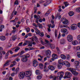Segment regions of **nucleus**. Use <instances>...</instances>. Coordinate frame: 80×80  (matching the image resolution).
<instances>
[{
	"label": "nucleus",
	"mask_w": 80,
	"mask_h": 80,
	"mask_svg": "<svg viewBox=\"0 0 80 80\" xmlns=\"http://www.w3.org/2000/svg\"><path fill=\"white\" fill-rule=\"evenodd\" d=\"M21 58V61L22 62H27L28 60V58H26L25 55H22L20 56Z\"/></svg>",
	"instance_id": "obj_1"
},
{
	"label": "nucleus",
	"mask_w": 80,
	"mask_h": 80,
	"mask_svg": "<svg viewBox=\"0 0 80 80\" xmlns=\"http://www.w3.org/2000/svg\"><path fill=\"white\" fill-rule=\"evenodd\" d=\"M25 75V72H20L19 74V77L20 79H23Z\"/></svg>",
	"instance_id": "obj_2"
},
{
	"label": "nucleus",
	"mask_w": 80,
	"mask_h": 80,
	"mask_svg": "<svg viewBox=\"0 0 80 80\" xmlns=\"http://www.w3.org/2000/svg\"><path fill=\"white\" fill-rule=\"evenodd\" d=\"M67 39L69 42L73 41V36L71 35H68L67 37Z\"/></svg>",
	"instance_id": "obj_3"
},
{
	"label": "nucleus",
	"mask_w": 80,
	"mask_h": 80,
	"mask_svg": "<svg viewBox=\"0 0 80 80\" xmlns=\"http://www.w3.org/2000/svg\"><path fill=\"white\" fill-rule=\"evenodd\" d=\"M46 53L47 57L49 58L50 57V56H51V51L50 50H48L46 51Z\"/></svg>",
	"instance_id": "obj_4"
},
{
	"label": "nucleus",
	"mask_w": 80,
	"mask_h": 80,
	"mask_svg": "<svg viewBox=\"0 0 80 80\" xmlns=\"http://www.w3.org/2000/svg\"><path fill=\"white\" fill-rule=\"evenodd\" d=\"M50 78H53V80H59V78H58V76L56 77L55 76H50Z\"/></svg>",
	"instance_id": "obj_5"
},
{
	"label": "nucleus",
	"mask_w": 80,
	"mask_h": 80,
	"mask_svg": "<svg viewBox=\"0 0 80 80\" xmlns=\"http://www.w3.org/2000/svg\"><path fill=\"white\" fill-rule=\"evenodd\" d=\"M63 65H65L68 67H70V64L69 62L67 61H65L63 62Z\"/></svg>",
	"instance_id": "obj_6"
},
{
	"label": "nucleus",
	"mask_w": 80,
	"mask_h": 80,
	"mask_svg": "<svg viewBox=\"0 0 80 80\" xmlns=\"http://www.w3.org/2000/svg\"><path fill=\"white\" fill-rule=\"evenodd\" d=\"M47 64L48 63L47 62H46L45 63L44 67V69L43 70V71L44 72H48L49 70V69H48V68L46 67Z\"/></svg>",
	"instance_id": "obj_7"
},
{
	"label": "nucleus",
	"mask_w": 80,
	"mask_h": 80,
	"mask_svg": "<svg viewBox=\"0 0 80 80\" xmlns=\"http://www.w3.org/2000/svg\"><path fill=\"white\" fill-rule=\"evenodd\" d=\"M61 31L62 33H66L67 32V34H68V32L67 31V29L65 28H62L61 29Z\"/></svg>",
	"instance_id": "obj_8"
},
{
	"label": "nucleus",
	"mask_w": 80,
	"mask_h": 80,
	"mask_svg": "<svg viewBox=\"0 0 80 80\" xmlns=\"http://www.w3.org/2000/svg\"><path fill=\"white\" fill-rule=\"evenodd\" d=\"M77 25L75 24H72L70 26V28L72 30H75V29H77Z\"/></svg>",
	"instance_id": "obj_9"
},
{
	"label": "nucleus",
	"mask_w": 80,
	"mask_h": 80,
	"mask_svg": "<svg viewBox=\"0 0 80 80\" xmlns=\"http://www.w3.org/2000/svg\"><path fill=\"white\" fill-rule=\"evenodd\" d=\"M38 64V62L37 61L34 60L33 61V67H37Z\"/></svg>",
	"instance_id": "obj_10"
},
{
	"label": "nucleus",
	"mask_w": 80,
	"mask_h": 80,
	"mask_svg": "<svg viewBox=\"0 0 80 80\" xmlns=\"http://www.w3.org/2000/svg\"><path fill=\"white\" fill-rule=\"evenodd\" d=\"M66 73L65 75H66V76H68L69 78H70L72 77V73H71V72H66Z\"/></svg>",
	"instance_id": "obj_11"
},
{
	"label": "nucleus",
	"mask_w": 80,
	"mask_h": 80,
	"mask_svg": "<svg viewBox=\"0 0 80 80\" xmlns=\"http://www.w3.org/2000/svg\"><path fill=\"white\" fill-rule=\"evenodd\" d=\"M25 76L27 77H30V72L29 71H27L25 72Z\"/></svg>",
	"instance_id": "obj_12"
},
{
	"label": "nucleus",
	"mask_w": 80,
	"mask_h": 80,
	"mask_svg": "<svg viewBox=\"0 0 80 80\" xmlns=\"http://www.w3.org/2000/svg\"><path fill=\"white\" fill-rule=\"evenodd\" d=\"M65 40L64 39H62L60 41V44H65Z\"/></svg>",
	"instance_id": "obj_13"
},
{
	"label": "nucleus",
	"mask_w": 80,
	"mask_h": 80,
	"mask_svg": "<svg viewBox=\"0 0 80 80\" xmlns=\"http://www.w3.org/2000/svg\"><path fill=\"white\" fill-rule=\"evenodd\" d=\"M48 68L49 69L51 70H55V68L54 67L52 66V65H49V66Z\"/></svg>",
	"instance_id": "obj_14"
},
{
	"label": "nucleus",
	"mask_w": 80,
	"mask_h": 80,
	"mask_svg": "<svg viewBox=\"0 0 80 80\" xmlns=\"http://www.w3.org/2000/svg\"><path fill=\"white\" fill-rule=\"evenodd\" d=\"M69 70L72 73H73L75 71H76L75 69L73 68H69Z\"/></svg>",
	"instance_id": "obj_15"
},
{
	"label": "nucleus",
	"mask_w": 80,
	"mask_h": 80,
	"mask_svg": "<svg viewBox=\"0 0 80 80\" xmlns=\"http://www.w3.org/2000/svg\"><path fill=\"white\" fill-rule=\"evenodd\" d=\"M72 43V45H77V44H78V41L76 40L73 41Z\"/></svg>",
	"instance_id": "obj_16"
},
{
	"label": "nucleus",
	"mask_w": 80,
	"mask_h": 80,
	"mask_svg": "<svg viewBox=\"0 0 80 80\" xmlns=\"http://www.w3.org/2000/svg\"><path fill=\"white\" fill-rule=\"evenodd\" d=\"M58 63L59 64H62V65H63V60L60 59L58 61Z\"/></svg>",
	"instance_id": "obj_17"
},
{
	"label": "nucleus",
	"mask_w": 80,
	"mask_h": 80,
	"mask_svg": "<svg viewBox=\"0 0 80 80\" xmlns=\"http://www.w3.org/2000/svg\"><path fill=\"white\" fill-rule=\"evenodd\" d=\"M52 58H53L54 59H57L58 58L57 55L55 54H53L52 55Z\"/></svg>",
	"instance_id": "obj_18"
},
{
	"label": "nucleus",
	"mask_w": 80,
	"mask_h": 80,
	"mask_svg": "<svg viewBox=\"0 0 80 80\" xmlns=\"http://www.w3.org/2000/svg\"><path fill=\"white\" fill-rule=\"evenodd\" d=\"M36 73L37 74V75H42V74L40 73V71L38 70L36 71Z\"/></svg>",
	"instance_id": "obj_19"
},
{
	"label": "nucleus",
	"mask_w": 80,
	"mask_h": 80,
	"mask_svg": "<svg viewBox=\"0 0 80 80\" xmlns=\"http://www.w3.org/2000/svg\"><path fill=\"white\" fill-rule=\"evenodd\" d=\"M33 48H33L32 47H29L28 48H25V51H27L28 50H33Z\"/></svg>",
	"instance_id": "obj_20"
},
{
	"label": "nucleus",
	"mask_w": 80,
	"mask_h": 80,
	"mask_svg": "<svg viewBox=\"0 0 80 80\" xmlns=\"http://www.w3.org/2000/svg\"><path fill=\"white\" fill-rule=\"evenodd\" d=\"M68 14L69 16L72 17V16H73L74 15V12H73L70 11L69 12Z\"/></svg>",
	"instance_id": "obj_21"
},
{
	"label": "nucleus",
	"mask_w": 80,
	"mask_h": 80,
	"mask_svg": "<svg viewBox=\"0 0 80 80\" xmlns=\"http://www.w3.org/2000/svg\"><path fill=\"white\" fill-rule=\"evenodd\" d=\"M62 23H63L64 25H67L68 24V21L66 19Z\"/></svg>",
	"instance_id": "obj_22"
},
{
	"label": "nucleus",
	"mask_w": 80,
	"mask_h": 80,
	"mask_svg": "<svg viewBox=\"0 0 80 80\" xmlns=\"http://www.w3.org/2000/svg\"><path fill=\"white\" fill-rule=\"evenodd\" d=\"M10 62V61H7L6 63H5L4 65V67H5V66H7L8 65H9V62Z\"/></svg>",
	"instance_id": "obj_23"
},
{
	"label": "nucleus",
	"mask_w": 80,
	"mask_h": 80,
	"mask_svg": "<svg viewBox=\"0 0 80 80\" xmlns=\"http://www.w3.org/2000/svg\"><path fill=\"white\" fill-rule=\"evenodd\" d=\"M17 39V35H15L14 36H12V40L13 41H15Z\"/></svg>",
	"instance_id": "obj_24"
},
{
	"label": "nucleus",
	"mask_w": 80,
	"mask_h": 80,
	"mask_svg": "<svg viewBox=\"0 0 80 80\" xmlns=\"http://www.w3.org/2000/svg\"><path fill=\"white\" fill-rule=\"evenodd\" d=\"M0 39L1 40L3 41L5 40V36H2L0 37Z\"/></svg>",
	"instance_id": "obj_25"
},
{
	"label": "nucleus",
	"mask_w": 80,
	"mask_h": 80,
	"mask_svg": "<svg viewBox=\"0 0 80 80\" xmlns=\"http://www.w3.org/2000/svg\"><path fill=\"white\" fill-rule=\"evenodd\" d=\"M74 64L76 66H78L79 65V62L78 61H75L74 62Z\"/></svg>",
	"instance_id": "obj_26"
},
{
	"label": "nucleus",
	"mask_w": 80,
	"mask_h": 80,
	"mask_svg": "<svg viewBox=\"0 0 80 80\" xmlns=\"http://www.w3.org/2000/svg\"><path fill=\"white\" fill-rule=\"evenodd\" d=\"M60 57L61 58H62V59H63L64 60H65V59L66 58L65 56L63 54H61L60 56Z\"/></svg>",
	"instance_id": "obj_27"
},
{
	"label": "nucleus",
	"mask_w": 80,
	"mask_h": 80,
	"mask_svg": "<svg viewBox=\"0 0 80 80\" xmlns=\"http://www.w3.org/2000/svg\"><path fill=\"white\" fill-rule=\"evenodd\" d=\"M34 38L35 42H36L37 43H38V39L37 37V36H34Z\"/></svg>",
	"instance_id": "obj_28"
},
{
	"label": "nucleus",
	"mask_w": 80,
	"mask_h": 80,
	"mask_svg": "<svg viewBox=\"0 0 80 80\" xmlns=\"http://www.w3.org/2000/svg\"><path fill=\"white\" fill-rule=\"evenodd\" d=\"M50 47L51 49H54L55 48V45L53 44H50Z\"/></svg>",
	"instance_id": "obj_29"
},
{
	"label": "nucleus",
	"mask_w": 80,
	"mask_h": 80,
	"mask_svg": "<svg viewBox=\"0 0 80 80\" xmlns=\"http://www.w3.org/2000/svg\"><path fill=\"white\" fill-rule=\"evenodd\" d=\"M23 53H24V51H22L19 53H18V54H19V56H20L23 54Z\"/></svg>",
	"instance_id": "obj_30"
},
{
	"label": "nucleus",
	"mask_w": 80,
	"mask_h": 80,
	"mask_svg": "<svg viewBox=\"0 0 80 80\" xmlns=\"http://www.w3.org/2000/svg\"><path fill=\"white\" fill-rule=\"evenodd\" d=\"M9 54V52H8L7 53V54L5 56V59H7L8 58V55Z\"/></svg>",
	"instance_id": "obj_31"
},
{
	"label": "nucleus",
	"mask_w": 80,
	"mask_h": 80,
	"mask_svg": "<svg viewBox=\"0 0 80 80\" xmlns=\"http://www.w3.org/2000/svg\"><path fill=\"white\" fill-rule=\"evenodd\" d=\"M60 28H67V26L64 25H60Z\"/></svg>",
	"instance_id": "obj_32"
},
{
	"label": "nucleus",
	"mask_w": 80,
	"mask_h": 80,
	"mask_svg": "<svg viewBox=\"0 0 80 80\" xmlns=\"http://www.w3.org/2000/svg\"><path fill=\"white\" fill-rule=\"evenodd\" d=\"M38 25L39 27V28H42V24L40 23H38Z\"/></svg>",
	"instance_id": "obj_33"
},
{
	"label": "nucleus",
	"mask_w": 80,
	"mask_h": 80,
	"mask_svg": "<svg viewBox=\"0 0 80 80\" xmlns=\"http://www.w3.org/2000/svg\"><path fill=\"white\" fill-rule=\"evenodd\" d=\"M51 2H52V1H47L46 3L47 4V5H49L50 3H51Z\"/></svg>",
	"instance_id": "obj_34"
},
{
	"label": "nucleus",
	"mask_w": 80,
	"mask_h": 80,
	"mask_svg": "<svg viewBox=\"0 0 80 80\" xmlns=\"http://www.w3.org/2000/svg\"><path fill=\"white\" fill-rule=\"evenodd\" d=\"M42 76H37V78L38 79V80H40V79H42Z\"/></svg>",
	"instance_id": "obj_35"
},
{
	"label": "nucleus",
	"mask_w": 80,
	"mask_h": 80,
	"mask_svg": "<svg viewBox=\"0 0 80 80\" xmlns=\"http://www.w3.org/2000/svg\"><path fill=\"white\" fill-rule=\"evenodd\" d=\"M72 74H73L74 75H77L78 74V73L77 72H76V71H75L72 73Z\"/></svg>",
	"instance_id": "obj_36"
},
{
	"label": "nucleus",
	"mask_w": 80,
	"mask_h": 80,
	"mask_svg": "<svg viewBox=\"0 0 80 80\" xmlns=\"http://www.w3.org/2000/svg\"><path fill=\"white\" fill-rule=\"evenodd\" d=\"M77 56L78 58H80V52H77Z\"/></svg>",
	"instance_id": "obj_37"
},
{
	"label": "nucleus",
	"mask_w": 80,
	"mask_h": 80,
	"mask_svg": "<svg viewBox=\"0 0 80 80\" xmlns=\"http://www.w3.org/2000/svg\"><path fill=\"white\" fill-rule=\"evenodd\" d=\"M38 35H40L41 37H43L44 36V34H43V33L42 32L41 33H40Z\"/></svg>",
	"instance_id": "obj_38"
},
{
	"label": "nucleus",
	"mask_w": 80,
	"mask_h": 80,
	"mask_svg": "<svg viewBox=\"0 0 80 80\" xmlns=\"http://www.w3.org/2000/svg\"><path fill=\"white\" fill-rule=\"evenodd\" d=\"M25 56L26 57V58H29L30 57V55L28 54H27L26 55H25Z\"/></svg>",
	"instance_id": "obj_39"
},
{
	"label": "nucleus",
	"mask_w": 80,
	"mask_h": 80,
	"mask_svg": "<svg viewBox=\"0 0 80 80\" xmlns=\"http://www.w3.org/2000/svg\"><path fill=\"white\" fill-rule=\"evenodd\" d=\"M55 36L56 37H57V30H55Z\"/></svg>",
	"instance_id": "obj_40"
},
{
	"label": "nucleus",
	"mask_w": 80,
	"mask_h": 80,
	"mask_svg": "<svg viewBox=\"0 0 80 80\" xmlns=\"http://www.w3.org/2000/svg\"><path fill=\"white\" fill-rule=\"evenodd\" d=\"M58 68L59 69H60V68H62V66H61V64H58Z\"/></svg>",
	"instance_id": "obj_41"
},
{
	"label": "nucleus",
	"mask_w": 80,
	"mask_h": 80,
	"mask_svg": "<svg viewBox=\"0 0 80 80\" xmlns=\"http://www.w3.org/2000/svg\"><path fill=\"white\" fill-rule=\"evenodd\" d=\"M77 39L78 41H79V42H80V35H78L77 38Z\"/></svg>",
	"instance_id": "obj_42"
},
{
	"label": "nucleus",
	"mask_w": 80,
	"mask_h": 80,
	"mask_svg": "<svg viewBox=\"0 0 80 80\" xmlns=\"http://www.w3.org/2000/svg\"><path fill=\"white\" fill-rule=\"evenodd\" d=\"M20 49V48L18 47L16 48V49L15 50V51L16 52H18V50Z\"/></svg>",
	"instance_id": "obj_43"
},
{
	"label": "nucleus",
	"mask_w": 80,
	"mask_h": 80,
	"mask_svg": "<svg viewBox=\"0 0 80 80\" xmlns=\"http://www.w3.org/2000/svg\"><path fill=\"white\" fill-rule=\"evenodd\" d=\"M76 11L78 12H80V8H77Z\"/></svg>",
	"instance_id": "obj_44"
},
{
	"label": "nucleus",
	"mask_w": 80,
	"mask_h": 80,
	"mask_svg": "<svg viewBox=\"0 0 80 80\" xmlns=\"http://www.w3.org/2000/svg\"><path fill=\"white\" fill-rule=\"evenodd\" d=\"M15 5H18V0H16L14 2Z\"/></svg>",
	"instance_id": "obj_45"
},
{
	"label": "nucleus",
	"mask_w": 80,
	"mask_h": 80,
	"mask_svg": "<svg viewBox=\"0 0 80 80\" xmlns=\"http://www.w3.org/2000/svg\"><path fill=\"white\" fill-rule=\"evenodd\" d=\"M37 8H34V13H36V12H37Z\"/></svg>",
	"instance_id": "obj_46"
},
{
	"label": "nucleus",
	"mask_w": 80,
	"mask_h": 80,
	"mask_svg": "<svg viewBox=\"0 0 80 80\" xmlns=\"http://www.w3.org/2000/svg\"><path fill=\"white\" fill-rule=\"evenodd\" d=\"M0 28H4V26L3 25H0Z\"/></svg>",
	"instance_id": "obj_47"
},
{
	"label": "nucleus",
	"mask_w": 80,
	"mask_h": 80,
	"mask_svg": "<svg viewBox=\"0 0 80 80\" xmlns=\"http://www.w3.org/2000/svg\"><path fill=\"white\" fill-rule=\"evenodd\" d=\"M49 14H50V12H49L48 11H47V12L45 14V15L46 16H47L48 15H49Z\"/></svg>",
	"instance_id": "obj_48"
},
{
	"label": "nucleus",
	"mask_w": 80,
	"mask_h": 80,
	"mask_svg": "<svg viewBox=\"0 0 80 80\" xmlns=\"http://www.w3.org/2000/svg\"><path fill=\"white\" fill-rule=\"evenodd\" d=\"M45 42H46L47 43H50V42L48 41L47 40L45 39Z\"/></svg>",
	"instance_id": "obj_49"
},
{
	"label": "nucleus",
	"mask_w": 80,
	"mask_h": 80,
	"mask_svg": "<svg viewBox=\"0 0 80 80\" xmlns=\"http://www.w3.org/2000/svg\"><path fill=\"white\" fill-rule=\"evenodd\" d=\"M56 49L58 51V53H60V49H59V48L58 47H57L56 48Z\"/></svg>",
	"instance_id": "obj_50"
},
{
	"label": "nucleus",
	"mask_w": 80,
	"mask_h": 80,
	"mask_svg": "<svg viewBox=\"0 0 80 80\" xmlns=\"http://www.w3.org/2000/svg\"><path fill=\"white\" fill-rule=\"evenodd\" d=\"M39 67H44L42 63L39 64Z\"/></svg>",
	"instance_id": "obj_51"
},
{
	"label": "nucleus",
	"mask_w": 80,
	"mask_h": 80,
	"mask_svg": "<svg viewBox=\"0 0 80 80\" xmlns=\"http://www.w3.org/2000/svg\"><path fill=\"white\" fill-rule=\"evenodd\" d=\"M23 44V42H21L20 43H19L18 44L19 47H21L22 46V45Z\"/></svg>",
	"instance_id": "obj_52"
},
{
	"label": "nucleus",
	"mask_w": 80,
	"mask_h": 80,
	"mask_svg": "<svg viewBox=\"0 0 80 80\" xmlns=\"http://www.w3.org/2000/svg\"><path fill=\"white\" fill-rule=\"evenodd\" d=\"M70 78L68 76H65L63 77V78Z\"/></svg>",
	"instance_id": "obj_53"
},
{
	"label": "nucleus",
	"mask_w": 80,
	"mask_h": 80,
	"mask_svg": "<svg viewBox=\"0 0 80 80\" xmlns=\"http://www.w3.org/2000/svg\"><path fill=\"white\" fill-rule=\"evenodd\" d=\"M76 49L77 50H80V46H79L77 47Z\"/></svg>",
	"instance_id": "obj_54"
},
{
	"label": "nucleus",
	"mask_w": 80,
	"mask_h": 80,
	"mask_svg": "<svg viewBox=\"0 0 80 80\" xmlns=\"http://www.w3.org/2000/svg\"><path fill=\"white\" fill-rule=\"evenodd\" d=\"M26 30L27 32H30V28H28L26 29Z\"/></svg>",
	"instance_id": "obj_55"
},
{
	"label": "nucleus",
	"mask_w": 80,
	"mask_h": 80,
	"mask_svg": "<svg viewBox=\"0 0 80 80\" xmlns=\"http://www.w3.org/2000/svg\"><path fill=\"white\" fill-rule=\"evenodd\" d=\"M28 47H32V43H29L28 44Z\"/></svg>",
	"instance_id": "obj_56"
},
{
	"label": "nucleus",
	"mask_w": 80,
	"mask_h": 80,
	"mask_svg": "<svg viewBox=\"0 0 80 80\" xmlns=\"http://www.w3.org/2000/svg\"><path fill=\"white\" fill-rule=\"evenodd\" d=\"M12 63H13L14 65H16V63H17V62L15 61H13V62H12Z\"/></svg>",
	"instance_id": "obj_57"
},
{
	"label": "nucleus",
	"mask_w": 80,
	"mask_h": 80,
	"mask_svg": "<svg viewBox=\"0 0 80 80\" xmlns=\"http://www.w3.org/2000/svg\"><path fill=\"white\" fill-rule=\"evenodd\" d=\"M16 60L17 62H19V61H20V59L18 58H16Z\"/></svg>",
	"instance_id": "obj_58"
},
{
	"label": "nucleus",
	"mask_w": 80,
	"mask_h": 80,
	"mask_svg": "<svg viewBox=\"0 0 80 80\" xmlns=\"http://www.w3.org/2000/svg\"><path fill=\"white\" fill-rule=\"evenodd\" d=\"M33 26H34V27H36V28H37V27H38V26H37V25L36 24H35V23H34L33 24Z\"/></svg>",
	"instance_id": "obj_59"
},
{
	"label": "nucleus",
	"mask_w": 80,
	"mask_h": 80,
	"mask_svg": "<svg viewBox=\"0 0 80 80\" xmlns=\"http://www.w3.org/2000/svg\"><path fill=\"white\" fill-rule=\"evenodd\" d=\"M18 20V18H15V19H14V21H15V22H17V21Z\"/></svg>",
	"instance_id": "obj_60"
},
{
	"label": "nucleus",
	"mask_w": 80,
	"mask_h": 80,
	"mask_svg": "<svg viewBox=\"0 0 80 80\" xmlns=\"http://www.w3.org/2000/svg\"><path fill=\"white\" fill-rule=\"evenodd\" d=\"M2 57V54L0 52V59H1Z\"/></svg>",
	"instance_id": "obj_61"
},
{
	"label": "nucleus",
	"mask_w": 80,
	"mask_h": 80,
	"mask_svg": "<svg viewBox=\"0 0 80 80\" xmlns=\"http://www.w3.org/2000/svg\"><path fill=\"white\" fill-rule=\"evenodd\" d=\"M14 65L13 64H12L11 65H10V68H12V67H13L14 66Z\"/></svg>",
	"instance_id": "obj_62"
},
{
	"label": "nucleus",
	"mask_w": 80,
	"mask_h": 80,
	"mask_svg": "<svg viewBox=\"0 0 80 80\" xmlns=\"http://www.w3.org/2000/svg\"><path fill=\"white\" fill-rule=\"evenodd\" d=\"M9 80H13V78L12 77H9Z\"/></svg>",
	"instance_id": "obj_63"
},
{
	"label": "nucleus",
	"mask_w": 80,
	"mask_h": 80,
	"mask_svg": "<svg viewBox=\"0 0 80 80\" xmlns=\"http://www.w3.org/2000/svg\"><path fill=\"white\" fill-rule=\"evenodd\" d=\"M78 26L79 28H80V22H79L78 24Z\"/></svg>",
	"instance_id": "obj_64"
}]
</instances>
